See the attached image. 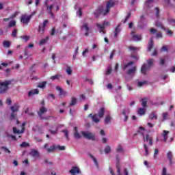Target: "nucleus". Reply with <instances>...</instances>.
<instances>
[{"mask_svg": "<svg viewBox=\"0 0 175 175\" xmlns=\"http://www.w3.org/2000/svg\"><path fill=\"white\" fill-rule=\"evenodd\" d=\"M114 54H116V50H113L111 54H110V56H109V59H113V57H114Z\"/></svg>", "mask_w": 175, "mask_h": 175, "instance_id": "nucleus-57", "label": "nucleus"}, {"mask_svg": "<svg viewBox=\"0 0 175 175\" xmlns=\"http://www.w3.org/2000/svg\"><path fill=\"white\" fill-rule=\"evenodd\" d=\"M144 132H146V129H144V127L140 126L138 133L142 135L144 137V142H147L148 143L149 142V146H152V137L150 136V134H146L144 135Z\"/></svg>", "mask_w": 175, "mask_h": 175, "instance_id": "nucleus-1", "label": "nucleus"}, {"mask_svg": "<svg viewBox=\"0 0 175 175\" xmlns=\"http://www.w3.org/2000/svg\"><path fill=\"white\" fill-rule=\"evenodd\" d=\"M109 121H111V117L110 116V115H107L105 117V124H109Z\"/></svg>", "mask_w": 175, "mask_h": 175, "instance_id": "nucleus-38", "label": "nucleus"}, {"mask_svg": "<svg viewBox=\"0 0 175 175\" xmlns=\"http://www.w3.org/2000/svg\"><path fill=\"white\" fill-rule=\"evenodd\" d=\"M133 64H135V62L131 61V62L127 63L126 64H123V69L124 70L126 69V68H128V66H131V65H133Z\"/></svg>", "mask_w": 175, "mask_h": 175, "instance_id": "nucleus-36", "label": "nucleus"}, {"mask_svg": "<svg viewBox=\"0 0 175 175\" xmlns=\"http://www.w3.org/2000/svg\"><path fill=\"white\" fill-rule=\"evenodd\" d=\"M169 134V131H166V130H164L163 131V136H167V135Z\"/></svg>", "mask_w": 175, "mask_h": 175, "instance_id": "nucleus-62", "label": "nucleus"}, {"mask_svg": "<svg viewBox=\"0 0 175 175\" xmlns=\"http://www.w3.org/2000/svg\"><path fill=\"white\" fill-rule=\"evenodd\" d=\"M129 50H130V51H136L137 50V48L135 46H129Z\"/></svg>", "mask_w": 175, "mask_h": 175, "instance_id": "nucleus-56", "label": "nucleus"}, {"mask_svg": "<svg viewBox=\"0 0 175 175\" xmlns=\"http://www.w3.org/2000/svg\"><path fill=\"white\" fill-rule=\"evenodd\" d=\"M152 2H154V0H147L145 3V6H147V8H148V5L150 3H152Z\"/></svg>", "mask_w": 175, "mask_h": 175, "instance_id": "nucleus-54", "label": "nucleus"}, {"mask_svg": "<svg viewBox=\"0 0 175 175\" xmlns=\"http://www.w3.org/2000/svg\"><path fill=\"white\" fill-rule=\"evenodd\" d=\"M47 84V82L43 81L42 83H40L37 87L38 88H46V85Z\"/></svg>", "mask_w": 175, "mask_h": 175, "instance_id": "nucleus-31", "label": "nucleus"}, {"mask_svg": "<svg viewBox=\"0 0 175 175\" xmlns=\"http://www.w3.org/2000/svg\"><path fill=\"white\" fill-rule=\"evenodd\" d=\"M116 152H124V149L121 145H118V148H116Z\"/></svg>", "mask_w": 175, "mask_h": 175, "instance_id": "nucleus-39", "label": "nucleus"}, {"mask_svg": "<svg viewBox=\"0 0 175 175\" xmlns=\"http://www.w3.org/2000/svg\"><path fill=\"white\" fill-rule=\"evenodd\" d=\"M139 116H144L146 114V109L145 108H139L138 109Z\"/></svg>", "mask_w": 175, "mask_h": 175, "instance_id": "nucleus-25", "label": "nucleus"}, {"mask_svg": "<svg viewBox=\"0 0 175 175\" xmlns=\"http://www.w3.org/2000/svg\"><path fill=\"white\" fill-rule=\"evenodd\" d=\"M47 109L45 108L44 107H42L40 108V110L38 111V116L40 117L42 114H44V113H46Z\"/></svg>", "mask_w": 175, "mask_h": 175, "instance_id": "nucleus-17", "label": "nucleus"}, {"mask_svg": "<svg viewBox=\"0 0 175 175\" xmlns=\"http://www.w3.org/2000/svg\"><path fill=\"white\" fill-rule=\"evenodd\" d=\"M144 84H147V81H144L142 82H138V87H143Z\"/></svg>", "mask_w": 175, "mask_h": 175, "instance_id": "nucleus-49", "label": "nucleus"}, {"mask_svg": "<svg viewBox=\"0 0 175 175\" xmlns=\"http://www.w3.org/2000/svg\"><path fill=\"white\" fill-rule=\"evenodd\" d=\"M152 47H154V41L152 39H150L148 45V51H151V50H152Z\"/></svg>", "mask_w": 175, "mask_h": 175, "instance_id": "nucleus-18", "label": "nucleus"}, {"mask_svg": "<svg viewBox=\"0 0 175 175\" xmlns=\"http://www.w3.org/2000/svg\"><path fill=\"white\" fill-rule=\"evenodd\" d=\"M24 131H25V129L24 128H22L21 131H20V130L17 129V128L13 127L14 133H24Z\"/></svg>", "mask_w": 175, "mask_h": 175, "instance_id": "nucleus-21", "label": "nucleus"}, {"mask_svg": "<svg viewBox=\"0 0 175 175\" xmlns=\"http://www.w3.org/2000/svg\"><path fill=\"white\" fill-rule=\"evenodd\" d=\"M32 15L27 16L26 14L22 15L21 17V22L25 25H28L29 24V21H31V18Z\"/></svg>", "mask_w": 175, "mask_h": 175, "instance_id": "nucleus-5", "label": "nucleus"}, {"mask_svg": "<svg viewBox=\"0 0 175 175\" xmlns=\"http://www.w3.org/2000/svg\"><path fill=\"white\" fill-rule=\"evenodd\" d=\"M116 161H117L116 169H117V166H118V165H119L120 169H121V165H120V157L118 155L116 156Z\"/></svg>", "mask_w": 175, "mask_h": 175, "instance_id": "nucleus-47", "label": "nucleus"}, {"mask_svg": "<svg viewBox=\"0 0 175 175\" xmlns=\"http://www.w3.org/2000/svg\"><path fill=\"white\" fill-rule=\"evenodd\" d=\"M131 12H129L127 16H126L124 21H123V24H125V23H126V21H128V20H129V18H131Z\"/></svg>", "mask_w": 175, "mask_h": 175, "instance_id": "nucleus-43", "label": "nucleus"}, {"mask_svg": "<svg viewBox=\"0 0 175 175\" xmlns=\"http://www.w3.org/2000/svg\"><path fill=\"white\" fill-rule=\"evenodd\" d=\"M144 20H146V18H144V15H142L140 16V23H144Z\"/></svg>", "mask_w": 175, "mask_h": 175, "instance_id": "nucleus-63", "label": "nucleus"}, {"mask_svg": "<svg viewBox=\"0 0 175 175\" xmlns=\"http://www.w3.org/2000/svg\"><path fill=\"white\" fill-rule=\"evenodd\" d=\"M168 113L167 112L163 113V120L165 121L167 118Z\"/></svg>", "mask_w": 175, "mask_h": 175, "instance_id": "nucleus-59", "label": "nucleus"}, {"mask_svg": "<svg viewBox=\"0 0 175 175\" xmlns=\"http://www.w3.org/2000/svg\"><path fill=\"white\" fill-rule=\"evenodd\" d=\"M77 103V99L76 98L72 97L71 102L70 103V106H75Z\"/></svg>", "mask_w": 175, "mask_h": 175, "instance_id": "nucleus-32", "label": "nucleus"}, {"mask_svg": "<svg viewBox=\"0 0 175 175\" xmlns=\"http://www.w3.org/2000/svg\"><path fill=\"white\" fill-rule=\"evenodd\" d=\"M39 94V90L34 89L29 92V96H33V95H38Z\"/></svg>", "mask_w": 175, "mask_h": 175, "instance_id": "nucleus-16", "label": "nucleus"}, {"mask_svg": "<svg viewBox=\"0 0 175 175\" xmlns=\"http://www.w3.org/2000/svg\"><path fill=\"white\" fill-rule=\"evenodd\" d=\"M98 116L99 118H103V116H105V108L102 107L100 109Z\"/></svg>", "mask_w": 175, "mask_h": 175, "instance_id": "nucleus-19", "label": "nucleus"}, {"mask_svg": "<svg viewBox=\"0 0 175 175\" xmlns=\"http://www.w3.org/2000/svg\"><path fill=\"white\" fill-rule=\"evenodd\" d=\"M90 157L93 159V161L94 162L95 165L97 166H98V160H96L94 156H92V154H90Z\"/></svg>", "mask_w": 175, "mask_h": 175, "instance_id": "nucleus-50", "label": "nucleus"}, {"mask_svg": "<svg viewBox=\"0 0 175 175\" xmlns=\"http://www.w3.org/2000/svg\"><path fill=\"white\" fill-rule=\"evenodd\" d=\"M53 8H54L53 5H46V10H47L48 14H50L51 17L52 18H54V13H53Z\"/></svg>", "mask_w": 175, "mask_h": 175, "instance_id": "nucleus-9", "label": "nucleus"}, {"mask_svg": "<svg viewBox=\"0 0 175 175\" xmlns=\"http://www.w3.org/2000/svg\"><path fill=\"white\" fill-rule=\"evenodd\" d=\"M156 38H157V39H159V38H162V32L158 31L156 34Z\"/></svg>", "mask_w": 175, "mask_h": 175, "instance_id": "nucleus-51", "label": "nucleus"}, {"mask_svg": "<svg viewBox=\"0 0 175 175\" xmlns=\"http://www.w3.org/2000/svg\"><path fill=\"white\" fill-rule=\"evenodd\" d=\"M112 69L111 66L107 67V70L105 72V75L107 76H109V75H111Z\"/></svg>", "mask_w": 175, "mask_h": 175, "instance_id": "nucleus-35", "label": "nucleus"}, {"mask_svg": "<svg viewBox=\"0 0 175 175\" xmlns=\"http://www.w3.org/2000/svg\"><path fill=\"white\" fill-rule=\"evenodd\" d=\"M47 40H49V36H47L45 38L40 40V42L39 43L40 46H43V44H44V43H46V42H47Z\"/></svg>", "mask_w": 175, "mask_h": 175, "instance_id": "nucleus-34", "label": "nucleus"}, {"mask_svg": "<svg viewBox=\"0 0 175 175\" xmlns=\"http://www.w3.org/2000/svg\"><path fill=\"white\" fill-rule=\"evenodd\" d=\"M150 31L151 32V33H157V32H158V31L156 29H154V28H151L150 29Z\"/></svg>", "mask_w": 175, "mask_h": 175, "instance_id": "nucleus-60", "label": "nucleus"}, {"mask_svg": "<svg viewBox=\"0 0 175 175\" xmlns=\"http://www.w3.org/2000/svg\"><path fill=\"white\" fill-rule=\"evenodd\" d=\"M132 35H133V39L134 40H136L137 42L139 41V40H142V36L135 35V34H133V32H132Z\"/></svg>", "mask_w": 175, "mask_h": 175, "instance_id": "nucleus-23", "label": "nucleus"}, {"mask_svg": "<svg viewBox=\"0 0 175 175\" xmlns=\"http://www.w3.org/2000/svg\"><path fill=\"white\" fill-rule=\"evenodd\" d=\"M120 25H118L116 28H115V31H114V37L117 38L118 36V33H120Z\"/></svg>", "mask_w": 175, "mask_h": 175, "instance_id": "nucleus-24", "label": "nucleus"}, {"mask_svg": "<svg viewBox=\"0 0 175 175\" xmlns=\"http://www.w3.org/2000/svg\"><path fill=\"white\" fill-rule=\"evenodd\" d=\"M12 36H13V38H16V36H17V29H14L12 33Z\"/></svg>", "mask_w": 175, "mask_h": 175, "instance_id": "nucleus-52", "label": "nucleus"}, {"mask_svg": "<svg viewBox=\"0 0 175 175\" xmlns=\"http://www.w3.org/2000/svg\"><path fill=\"white\" fill-rule=\"evenodd\" d=\"M21 147L22 148L29 147V144L27 142H22L21 144Z\"/></svg>", "mask_w": 175, "mask_h": 175, "instance_id": "nucleus-48", "label": "nucleus"}, {"mask_svg": "<svg viewBox=\"0 0 175 175\" xmlns=\"http://www.w3.org/2000/svg\"><path fill=\"white\" fill-rule=\"evenodd\" d=\"M141 100L142 102V107H147V100H148L147 97L142 98Z\"/></svg>", "mask_w": 175, "mask_h": 175, "instance_id": "nucleus-26", "label": "nucleus"}, {"mask_svg": "<svg viewBox=\"0 0 175 175\" xmlns=\"http://www.w3.org/2000/svg\"><path fill=\"white\" fill-rule=\"evenodd\" d=\"M136 72V66L133 67L131 69L128 70L127 73L128 75H133Z\"/></svg>", "mask_w": 175, "mask_h": 175, "instance_id": "nucleus-29", "label": "nucleus"}, {"mask_svg": "<svg viewBox=\"0 0 175 175\" xmlns=\"http://www.w3.org/2000/svg\"><path fill=\"white\" fill-rule=\"evenodd\" d=\"M81 29L84 28V29L85 30V36H88L90 33V27H88V23L83 24V25L81 26Z\"/></svg>", "mask_w": 175, "mask_h": 175, "instance_id": "nucleus-12", "label": "nucleus"}, {"mask_svg": "<svg viewBox=\"0 0 175 175\" xmlns=\"http://www.w3.org/2000/svg\"><path fill=\"white\" fill-rule=\"evenodd\" d=\"M66 147L65 146H56V150H59V151H64V150H66Z\"/></svg>", "mask_w": 175, "mask_h": 175, "instance_id": "nucleus-40", "label": "nucleus"}, {"mask_svg": "<svg viewBox=\"0 0 175 175\" xmlns=\"http://www.w3.org/2000/svg\"><path fill=\"white\" fill-rule=\"evenodd\" d=\"M74 137L75 139H81V135L79 133V128L77 126L74 127Z\"/></svg>", "mask_w": 175, "mask_h": 175, "instance_id": "nucleus-11", "label": "nucleus"}, {"mask_svg": "<svg viewBox=\"0 0 175 175\" xmlns=\"http://www.w3.org/2000/svg\"><path fill=\"white\" fill-rule=\"evenodd\" d=\"M30 155H31V157H33L35 158L36 157H40V154L38 150L35 149H32L30 152Z\"/></svg>", "mask_w": 175, "mask_h": 175, "instance_id": "nucleus-15", "label": "nucleus"}, {"mask_svg": "<svg viewBox=\"0 0 175 175\" xmlns=\"http://www.w3.org/2000/svg\"><path fill=\"white\" fill-rule=\"evenodd\" d=\"M149 118H150V120H157L158 117L157 116V114H155V112H152L149 116Z\"/></svg>", "mask_w": 175, "mask_h": 175, "instance_id": "nucleus-33", "label": "nucleus"}, {"mask_svg": "<svg viewBox=\"0 0 175 175\" xmlns=\"http://www.w3.org/2000/svg\"><path fill=\"white\" fill-rule=\"evenodd\" d=\"M62 132L64 133V136L67 140H69V131L66 129L62 130Z\"/></svg>", "mask_w": 175, "mask_h": 175, "instance_id": "nucleus-27", "label": "nucleus"}, {"mask_svg": "<svg viewBox=\"0 0 175 175\" xmlns=\"http://www.w3.org/2000/svg\"><path fill=\"white\" fill-rule=\"evenodd\" d=\"M144 148L145 150V157H147V155H148L149 152H148V147H147L146 144H144Z\"/></svg>", "mask_w": 175, "mask_h": 175, "instance_id": "nucleus-41", "label": "nucleus"}, {"mask_svg": "<svg viewBox=\"0 0 175 175\" xmlns=\"http://www.w3.org/2000/svg\"><path fill=\"white\" fill-rule=\"evenodd\" d=\"M17 17V13H15L10 16V20H13L14 18H16Z\"/></svg>", "mask_w": 175, "mask_h": 175, "instance_id": "nucleus-61", "label": "nucleus"}, {"mask_svg": "<svg viewBox=\"0 0 175 175\" xmlns=\"http://www.w3.org/2000/svg\"><path fill=\"white\" fill-rule=\"evenodd\" d=\"M154 62V59H149L147 62V64H144L142 66V68H141V72L143 75H147V70H148L151 66V65H152Z\"/></svg>", "mask_w": 175, "mask_h": 175, "instance_id": "nucleus-3", "label": "nucleus"}, {"mask_svg": "<svg viewBox=\"0 0 175 175\" xmlns=\"http://www.w3.org/2000/svg\"><path fill=\"white\" fill-rule=\"evenodd\" d=\"M30 36H23L20 37V39H23L24 40V42L25 43H27V42H28V40H29L30 39Z\"/></svg>", "mask_w": 175, "mask_h": 175, "instance_id": "nucleus-28", "label": "nucleus"}, {"mask_svg": "<svg viewBox=\"0 0 175 175\" xmlns=\"http://www.w3.org/2000/svg\"><path fill=\"white\" fill-rule=\"evenodd\" d=\"M65 69H66V72L67 75H68V76H70V75H72V73L73 72L70 66L66 65V68H65Z\"/></svg>", "mask_w": 175, "mask_h": 175, "instance_id": "nucleus-20", "label": "nucleus"}, {"mask_svg": "<svg viewBox=\"0 0 175 175\" xmlns=\"http://www.w3.org/2000/svg\"><path fill=\"white\" fill-rule=\"evenodd\" d=\"M12 84V81L5 80L3 82L0 80V94H5L9 90V85Z\"/></svg>", "mask_w": 175, "mask_h": 175, "instance_id": "nucleus-2", "label": "nucleus"}, {"mask_svg": "<svg viewBox=\"0 0 175 175\" xmlns=\"http://www.w3.org/2000/svg\"><path fill=\"white\" fill-rule=\"evenodd\" d=\"M167 158L170 161V165H173V153L172 152L170 151L167 153Z\"/></svg>", "mask_w": 175, "mask_h": 175, "instance_id": "nucleus-14", "label": "nucleus"}, {"mask_svg": "<svg viewBox=\"0 0 175 175\" xmlns=\"http://www.w3.org/2000/svg\"><path fill=\"white\" fill-rule=\"evenodd\" d=\"M81 135L85 137V139H88V140H95V135L92 133H90L88 131H81Z\"/></svg>", "mask_w": 175, "mask_h": 175, "instance_id": "nucleus-4", "label": "nucleus"}, {"mask_svg": "<svg viewBox=\"0 0 175 175\" xmlns=\"http://www.w3.org/2000/svg\"><path fill=\"white\" fill-rule=\"evenodd\" d=\"M61 77H62V75L59 74H56L55 75L51 77V80L54 81V80H58V79H61Z\"/></svg>", "mask_w": 175, "mask_h": 175, "instance_id": "nucleus-22", "label": "nucleus"}, {"mask_svg": "<svg viewBox=\"0 0 175 175\" xmlns=\"http://www.w3.org/2000/svg\"><path fill=\"white\" fill-rule=\"evenodd\" d=\"M88 117H90V118H92L93 122H95L96 124H98V122H100V120L98 118L96 114L92 115V113H90L89 114Z\"/></svg>", "mask_w": 175, "mask_h": 175, "instance_id": "nucleus-10", "label": "nucleus"}, {"mask_svg": "<svg viewBox=\"0 0 175 175\" xmlns=\"http://www.w3.org/2000/svg\"><path fill=\"white\" fill-rule=\"evenodd\" d=\"M167 35H169V36H173V31H172V30H170V29H167Z\"/></svg>", "mask_w": 175, "mask_h": 175, "instance_id": "nucleus-58", "label": "nucleus"}, {"mask_svg": "<svg viewBox=\"0 0 175 175\" xmlns=\"http://www.w3.org/2000/svg\"><path fill=\"white\" fill-rule=\"evenodd\" d=\"M16 21H11L8 24L9 28H13L16 25Z\"/></svg>", "mask_w": 175, "mask_h": 175, "instance_id": "nucleus-37", "label": "nucleus"}, {"mask_svg": "<svg viewBox=\"0 0 175 175\" xmlns=\"http://www.w3.org/2000/svg\"><path fill=\"white\" fill-rule=\"evenodd\" d=\"M38 32H40V33H43V32H44V29L43 30V26L39 25Z\"/></svg>", "mask_w": 175, "mask_h": 175, "instance_id": "nucleus-53", "label": "nucleus"}, {"mask_svg": "<svg viewBox=\"0 0 175 175\" xmlns=\"http://www.w3.org/2000/svg\"><path fill=\"white\" fill-rule=\"evenodd\" d=\"M156 27H158L159 28H162L163 29V25L159 21H157L155 23Z\"/></svg>", "mask_w": 175, "mask_h": 175, "instance_id": "nucleus-44", "label": "nucleus"}, {"mask_svg": "<svg viewBox=\"0 0 175 175\" xmlns=\"http://www.w3.org/2000/svg\"><path fill=\"white\" fill-rule=\"evenodd\" d=\"M105 154H109V152H111V147H110V146L107 145L105 148Z\"/></svg>", "mask_w": 175, "mask_h": 175, "instance_id": "nucleus-30", "label": "nucleus"}, {"mask_svg": "<svg viewBox=\"0 0 175 175\" xmlns=\"http://www.w3.org/2000/svg\"><path fill=\"white\" fill-rule=\"evenodd\" d=\"M3 46H4V47H7V48L10 47V42H9V41H4L3 42Z\"/></svg>", "mask_w": 175, "mask_h": 175, "instance_id": "nucleus-46", "label": "nucleus"}, {"mask_svg": "<svg viewBox=\"0 0 175 175\" xmlns=\"http://www.w3.org/2000/svg\"><path fill=\"white\" fill-rule=\"evenodd\" d=\"M15 118H17V114L14 113V112H12L10 115V120L12 121V120H14Z\"/></svg>", "mask_w": 175, "mask_h": 175, "instance_id": "nucleus-42", "label": "nucleus"}, {"mask_svg": "<svg viewBox=\"0 0 175 175\" xmlns=\"http://www.w3.org/2000/svg\"><path fill=\"white\" fill-rule=\"evenodd\" d=\"M10 109H11V111H12V113H16V112L18 111V110L20 109V105L18 103H16L15 105L12 106L10 107Z\"/></svg>", "mask_w": 175, "mask_h": 175, "instance_id": "nucleus-13", "label": "nucleus"}, {"mask_svg": "<svg viewBox=\"0 0 175 175\" xmlns=\"http://www.w3.org/2000/svg\"><path fill=\"white\" fill-rule=\"evenodd\" d=\"M2 148H3V150H4V151L5 152H8V154H10V150L9 149H8L7 148H5V147H3Z\"/></svg>", "mask_w": 175, "mask_h": 175, "instance_id": "nucleus-64", "label": "nucleus"}, {"mask_svg": "<svg viewBox=\"0 0 175 175\" xmlns=\"http://www.w3.org/2000/svg\"><path fill=\"white\" fill-rule=\"evenodd\" d=\"M48 23H49V20L46 19V20L44 21L43 25H42V31L44 29H45L46 26L47 25Z\"/></svg>", "mask_w": 175, "mask_h": 175, "instance_id": "nucleus-45", "label": "nucleus"}, {"mask_svg": "<svg viewBox=\"0 0 175 175\" xmlns=\"http://www.w3.org/2000/svg\"><path fill=\"white\" fill-rule=\"evenodd\" d=\"M109 25V22H107V21H104L103 23V25H100V24L97 23V24H96V26L98 27V28H99L100 29H101V30L100 31V32H103V33H105V31H103V29H105V25Z\"/></svg>", "mask_w": 175, "mask_h": 175, "instance_id": "nucleus-8", "label": "nucleus"}, {"mask_svg": "<svg viewBox=\"0 0 175 175\" xmlns=\"http://www.w3.org/2000/svg\"><path fill=\"white\" fill-rule=\"evenodd\" d=\"M47 147H49V144H45L44 145V148H45V150H46L48 154H50V152H54V151H55V150H57V145L51 146L50 148H47Z\"/></svg>", "mask_w": 175, "mask_h": 175, "instance_id": "nucleus-7", "label": "nucleus"}, {"mask_svg": "<svg viewBox=\"0 0 175 175\" xmlns=\"http://www.w3.org/2000/svg\"><path fill=\"white\" fill-rule=\"evenodd\" d=\"M159 154V150L158 149H155L154 150V159H156L157 155H158Z\"/></svg>", "mask_w": 175, "mask_h": 175, "instance_id": "nucleus-55", "label": "nucleus"}, {"mask_svg": "<svg viewBox=\"0 0 175 175\" xmlns=\"http://www.w3.org/2000/svg\"><path fill=\"white\" fill-rule=\"evenodd\" d=\"M114 5H115V3H114L113 0H109V1H107L106 10H105V12L103 13V16H106L107 14V13H110V8H113V6H114Z\"/></svg>", "mask_w": 175, "mask_h": 175, "instance_id": "nucleus-6", "label": "nucleus"}]
</instances>
